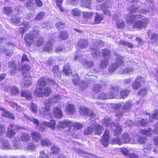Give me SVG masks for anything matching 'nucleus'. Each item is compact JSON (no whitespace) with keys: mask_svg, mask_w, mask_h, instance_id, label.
<instances>
[{"mask_svg":"<svg viewBox=\"0 0 158 158\" xmlns=\"http://www.w3.org/2000/svg\"><path fill=\"white\" fill-rule=\"evenodd\" d=\"M60 97L58 94L53 95L52 98L49 99L45 103V107L41 108L39 110L40 114L44 116L49 114L50 108V105L56 103L60 101Z\"/></svg>","mask_w":158,"mask_h":158,"instance_id":"1","label":"nucleus"},{"mask_svg":"<svg viewBox=\"0 0 158 158\" xmlns=\"http://www.w3.org/2000/svg\"><path fill=\"white\" fill-rule=\"evenodd\" d=\"M22 128L16 125L11 124L9 127L6 133L7 136L9 138L14 136L17 131Z\"/></svg>","mask_w":158,"mask_h":158,"instance_id":"2","label":"nucleus"},{"mask_svg":"<svg viewBox=\"0 0 158 158\" xmlns=\"http://www.w3.org/2000/svg\"><path fill=\"white\" fill-rule=\"evenodd\" d=\"M149 21V20L148 18L142 19L141 20H139L134 23L133 24V27L134 28L141 29L146 27Z\"/></svg>","mask_w":158,"mask_h":158,"instance_id":"3","label":"nucleus"},{"mask_svg":"<svg viewBox=\"0 0 158 158\" xmlns=\"http://www.w3.org/2000/svg\"><path fill=\"white\" fill-rule=\"evenodd\" d=\"M79 112L81 114L85 116L89 115L91 118H94L95 116V114L93 111L85 107L81 106L80 108Z\"/></svg>","mask_w":158,"mask_h":158,"instance_id":"4","label":"nucleus"},{"mask_svg":"<svg viewBox=\"0 0 158 158\" xmlns=\"http://www.w3.org/2000/svg\"><path fill=\"white\" fill-rule=\"evenodd\" d=\"M109 132L108 130H106L103 136L102 139L101 140V142L102 145L105 147L107 146L109 142Z\"/></svg>","mask_w":158,"mask_h":158,"instance_id":"5","label":"nucleus"},{"mask_svg":"<svg viewBox=\"0 0 158 158\" xmlns=\"http://www.w3.org/2000/svg\"><path fill=\"white\" fill-rule=\"evenodd\" d=\"M141 18V14H132L130 13L126 17V21L129 23H131L134 21Z\"/></svg>","mask_w":158,"mask_h":158,"instance_id":"6","label":"nucleus"},{"mask_svg":"<svg viewBox=\"0 0 158 158\" xmlns=\"http://www.w3.org/2000/svg\"><path fill=\"white\" fill-rule=\"evenodd\" d=\"M24 78L23 82L21 83L22 86L24 87H28L31 84V77L30 75H28L26 76H23Z\"/></svg>","mask_w":158,"mask_h":158,"instance_id":"7","label":"nucleus"},{"mask_svg":"<svg viewBox=\"0 0 158 158\" xmlns=\"http://www.w3.org/2000/svg\"><path fill=\"white\" fill-rule=\"evenodd\" d=\"M141 80V81H144V78L142 77L141 76H138L132 84V87L134 89H138L141 86L140 82L139 81V80Z\"/></svg>","mask_w":158,"mask_h":158,"instance_id":"8","label":"nucleus"},{"mask_svg":"<svg viewBox=\"0 0 158 158\" xmlns=\"http://www.w3.org/2000/svg\"><path fill=\"white\" fill-rule=\"evenodd\" d=\"M9 68L11 69L9 71V73L12 75H14L16 74L17 70L15 62L14 61L9 62L8 63Z\"/></svg>","mask_w":158,"mask_h":158,"instance_id":"9","label":"nucleus"},{"mask_svg":"<svg viewBox=\"0 0 158 158\" xmlns=\"http://www.w3.org/2000/svg\"><path fill=\"white\" fill-rule=\"evenodd\" d=\"M24 39L26 44L29 46H30L33 44L35 40L32 35L29 34H27L25 35Z\"/></svg>","mask_w":158,"mask_h":158,"instance_id":"10","label":"nucleus"},{"mask_svg":"<svg viewBox=\"0 0 158 158\" xmlns=\"http://www.w3.org/2000/svg\"><path fill=\"white\" fill-rule=\"evenodd\" d=\"M26 6L29 10L34 11L36 6L34 5L33 0H28L26 2Z\"/></svg>","mask_w":158,"mask_h":158,"instance_id":"11","label":"nucleus"},{"mask_svg":"<svg viewBox=\"0 0 158 158\" xmlns=\"http://www.w3.org/2000/svg\"><path fill=\"white\" fill-rule=\"evenodd\" d=\"M121 141L122 144L124 143H134L130 139L129 134L126 133H124L122 135V138H121Z\"/></svg>","mask_w":158,"mask_h":158,"instance_id":"12","label":"nucleus"},{"mask_svg":"<svg viewBox=\"0 0 158 158\" xmlns=\"http://www.w3.org/2000/svg\"><path fill=\"white\" fill-rule=\"evenodd\" d=\"M52 114L55 118H59L62 117V112L60 108L55 107L52 110Z\"/></svg>","mask_w":158,"mask_h":158,"instance_id":"13","label":"nucleus"},{"mask_svg":"<svg viewBox=\"0 0 158 158\" xmlns=\"http://www.w3.org/2000/svg\"><path fill=\"white\" fill-rule=\"evenodd\" d=\"M88 45V42L85 39H80L77 42V46L80 48L84 49Z\"/></svg>","mask_w":158,"mask_h":158,"instance_id":"14","label":"nucleus"},{"mask_svg":"<svg viewBox=\"0 0 158 158\" xmlns=\"http://www.w3.org/2000/svg\"><path fill=\"white\" fill-rule=\"evenodd\" d=\"M119 89V87L118 86H114L111 87L110 92V95L109 98L112 99L114 98L115 95H116Z\"/></svg>","mask_w":158,"mask_h":158,"instance_id":"15","label":"nucleus"},{"mask_svg":"<svg viewBox=\"0 0 158 158\" xmlns=\"http://www.w3.org/2000/svg\"><path fill=\"white\" fill-rule=\"evenodd\" d=\"M73 124V122L68 120L59 122L57 125L59 128L65 127L66 126H70Z\"/></svg>","mask_w":158,"mask_h":158,"instance_id":"16","label":"nucleus"},{"mask_svg":"<svg viewBox=\"0 0 158 158\" xmlns=\"http://www.w3.org/2000/svg\"><path fill=\"white\" fill-rule=\"evenodd\" d=\"M148 38L151 40L152 43H154L158 40V34L155 33H151L150 31H148L147 33Z\"/></svg>","mask_w":158,"mask_h":158,"instance_id":"17","label":"nucleus"},{"mask_svg":"<svg viewBox=\"0 0 158 158\" xmlns=\"http://www.w3.org/2000/svg\"><path fill=\"white\" fill-rule=\"evenodd\" d=\"M0 110H3V113L2 114V116L8 118L12 119L14 120L15 118V117L14 116L13 114L9 111L6 110L0 106Z\"/></svg>","mask_w":158,"mask_h":158,"instance_id":"18","label":"nucleus"},{"mask_svg":"<svg viewBox=\"0 0 158 158\" xmlns=\"http://www.w3.org/2000/svg\"><path fill=\"white\" fill-rule=\"evenodd\" d=\"M2 147L5 149L10 148V146L8 141L5 140L2 138H0V148Z\"/></svg>","mask_w":158,"mask_h":158,"instance_id":"19","label":"nucleus"},{"mask_svg":"<svg viewBox=\"0 0 158 158\" xmlns=\"http://www.w3.org/2000/svg\"><path fill=\"white\" fill-rule=\"evenodd\" d=\"M23 27H20L19 29V31L23 35L25 32L27 31L30 28V26L27 22H23Z\"/></svg>","mask_w":158,"mask_h":158,"instance_id":"20","label":"nucleus"},{"mask_svg":"<svg viewBox=\"0 0 158 158\" xmlns=\"http://www.w3.org/2000/svg\"><path fill=\"white\" fill-rule=\"evenodd\" d=\"M52 41H48L46 43L43 48L44 51L50 52L52 49Z\"/></svg>","mask_w":158,"mask_h":158,"instance_id":"21","label":"nucleus"},{"mask_svg":"<svg viewBox=\"0 0 158 158\" xmlns=\"http://www.w3.org/2000/svg\"><path fill=\"white\" fill-rule=\"evenodd\" d=\"M50 79H47L44 77L40 78L37 82V84L40 86H43L45 85L48 83L49 84Z\"/></svg>","mask_w":158,"mask_h":158,"instance_id":"22","label":"nucleus"},{"mask_svg":"<svg viewBox=\"0 0 158 158\" xmlns=\"http://www.w3.org/2000/svg\"><path fill=\"white\" fill-rule=\"evenodd\" d=\"M113 125L116 127L114 132V134L115 136H118L122 132V127L118 123H114Z\"/></svg>","mask_w":158,"mask_h":158,"instance_id":"23","label":"nucleus"},{"mask_svg":"<svg viewBox=\"0 0 158 158\" xmlns=\"http://www.w3.org/2000/svg\"><path fill=\"white\" fill-rule=\"evenodd\" d=\"M66 110L68 114H73L75 112V106L73 104H68L66 106Z\"/></svg>","mask_w":158,"mask_h":158,"instance_id":"24","label":"nucleus"},{"mask_svg":"<svg viewBox=\"0 0 158 158\" xmlns=\"http://www.w3.org/2000/svg\"><path fill=\"white\" fill-rule=\"evenodd\" d=\"M30 69V67L28 64H25L23 67L21 72L23 76H28V75H30L29 72Z\"/></svg>","mask_w":158,"mask_h":158,"instance_id":"25","label":"nucleus"},{"mask_svg":"<svg viewBox=\"0 0 158 158\" xmlns=\"http://www.w3.org/2000/svg\"><path fill=\"white\" fill-rule=\"evenodd\" d=\"M42 125L43 126H45L47 127H49L52 129H53L55 128L56 123L54 120H52L49 122L44 121Z\"/></svg>","mask_w":158,"mask_h":158,"instance_id":"26","label":"nucleus"},{"mask_svg":"<svg viewBox=\"0 0 158 158\" xmlns=\"http://www.w3.org/2000/svg\"><path fill=\"white\" fill-rule=\"evenodd\" d=\"M21 96L25 97L28 100H31L32 98L31 93L27 90H22L20 92Z\"/></svg>","mask_w":158,"mask_h":158,"instance_id":"27","label":"nucleus"},{"mask_svg":"<svg viewBox=\"0 0 158 158\" xmlns=\"http://www.w3.org/2000/svg\"><path fill=\"white\" fill-rule=\"evenodd\" d=\"M102 19V17L98 13H96L94 20H93L92 21L90 22L89 23L92 24H98L100 23Z\"/></svg>","mask_w":158,"mask_h":158,"instance_id":"28","label":"nucleus"},{"mask_svg":"<svg viewBox=\"0 0 158 158\" xmlns=\"http://www.w3.org/2000/svg\"><path fill=\"white\" fill-rule=\"evenodd\" d=\"M131 106V102L128 101L123 103L122 108L124 111H127L129 110Z\"/></svg>","mask_w":158,"mask_h":158,"instance_id":"29","label":"nucleus"},{"mask_svg":"<svg viewBox=\"0 0 158 158\" xmlns=\"http://www.w3.org/2000/svg\"><path fill=\"white\" fill-rule=\"evenodd\" d=\"M103 45L104 43L101 40L99 39L95 40L92 47L98 49V48L103 46Z\"/></svg>","mask_w":158,"mask_h":158,"instance_id":"30","label":"nucleus"},{"mask_svg":"<svg viewBox=\"0 0 158 158\" xmlns=\"http://www.w3.org/2000/svg\"><path fill=\"white\" fill-rule=\"evenodd\" d=\"M103 87L102 85L99 83L93 85L92 90L95 93H98L100 92Z\"/></svg>","mask_w":158,"mask_h":158,"instance_id":"31","label":"nucleus"},{"mask_svg":"<svg viewBox=\"0 0 158 158\" xmlns=\"http://www.w3.org/2000/svg\"><path fill=\"white\" fill-rule=\"evenodd\" d=\"M123 57L118 56L116 58L115 63V64L118 67H121L123 64L124 62L123 60Z\"/></svg>","mask_w":158,"mask_h":158,"instance_id":"32","label":"nucleus"},{"mask_svg":"<svg viewBox=\"0 0 158 158\" xmlns=\"http://www.w3.org/2000/svg\"><path fill=\"white\" fill-rule=\"evenodd\" d=\"M102 54L105 59L108 60L111 57V52L107 49H103L102 51Z\"/></svg>","mask_w":158,"mask_h":158,"instance_id":"33","label":"nucleus"},{"mask_svg":"<svg viewBox=\"0 0 158 158\" xmlns=\"http://www.w3.org/2000/svg\"><path fill=\"white\" fill-rule=\"evenodd\" d=\"M69 36L67 32L65 31L60 32L58 35L59 38L61 40H66L68 38Z\"/></svg>","mask_w":158,"mask_h":158,"instance_id":"34","label":"nucleus"},{"mask_svg":"<svg viewBox=\"0 0 158 158\" xmlns=\"http://www.w3.org/2000/svg\"><path fill=\"white\" fill-rule=\"evenodd\" d=\"M31 134L32 139L36 142H38L41 139L40 134L37 132L33 131L32 132Z\"/></svg>","mask_w":158,"mask_h":158,"instance_id":"35","label":"nucleus"},{"mask_svg":"<svg viewBox=\"0 0 158 158\" xmlns=\"http://www.w3.org/2000/svg\"><path fill=\"white\" fill-rule=\"evenodd\" d=\"M44 43V39L41 37L35 39L34 42V45L38 47L41 46Z\"/></svg>","mask_w":158,"mask_h":158,"instance_id":"36","label":"nucleus"},{"mask_svg":"<svg viewBox=\"0 0 158 158\" xmlns=\"http://www.w3.org/2000/svg\"><path fill=\"white\" fill-rule=\"evenodd\" d=\"M9 88L10 89V94L12 95H16L19 94V91L18 88L15 86L12 87L9 86Z\"/></svg>","mask_w":158,"mask_h":158,"instance_id":"37","label":"nucleus"},{"mask_svg":"<svg viewBox=\"0 0 158 158\" xmlns=\"http://www.w3.org/2000/svg\"><path fill=\"white\" fill-rule=\"evenodd\" d=\"M152 145L151 144L147 143L145 144L143 146V150L145 153H150L151 151Z\"/></svg>","mask_w":158,"mask_h":158,"instance_id":"38","label":"nucleus"},{"mask_svg":"<svg viewBox=\"0 0 158 158\" xmlns=\"http://www.w3.org/2000/svg\"><path fill=\"white\" fill-rule=\"evenodd\" d=\"M103 123L106 125L110 127H111L114 123L111 118L109 117H106L103 120Z\"/></svg>","mask_w":158,"mask_h":158,"instance_id":"39","label":"nucleus"},{"mask_svg":"<svg viewBox=\"0 0 158 158\" xmlns=\"http://www.w3.org/2000/svg\"><path fill=\"white\" fill-rule=\"evenodd\" d=\"M91 51L92 52V55L94 58H97L100 55V51H99L98 49L91 47Z\"/></svg>","mask_w":158,"mask_h":158,"instance_id":"40","label":"nucleus"},{"mask_svg":"<svg viewBox=\"0 0 158 158\" xmlns=\"http://www.w3.org/2000/svg\"><path fill=\"white\" fill-rule=\"evenodd\" d=\"M109 64L108 60L103 59L101 60L99 64V67L102 69L106 68Z\"/></svg>","mask_w":158,"mask_h":158,"instance_id":"41","label":"nucleus"},{"mask_svg":"<svg viewBox=\"0 0 158 158\" xmlns=\"http://www.w3.org/2000/svg\"><path fill=\"white\" fill-rule=\"evenodd\" d=\"M43 89L41 87L36 89L34 91V94L39 97H43Z\"/></svg>","mask_w":158,"mask_h":158,"instance_id":"42","label":"nucleus"},{"mask_svg":"<svg viewBox=\"0 0 158 158\" xmlns=\"http://www.w3.org/2000/svg\"><path fill=\"white\" fill-rule=\"evenodd\" d=\"M130 93V91L127 89H123L121 90L120 93V98H126Z\"/></svg>","mask_w":158,"mask_h":158,"instance_id":"43","label":"nucleus"},{"mask_svg":"<svg viewBox=\"0 0 158 158\" xmlns=\"http://www.w3.org/2000/svg\"><path fill=\"white\" fill-rule=\"evenodd\" d=\"M31 33L32 36L35 40V39L40 37V31L39 30L37 29H34Z\"/></svg>","mask_w":158,"mask_h":158,"instance_id":"44","label":"nucleus"},{"mask_svg":"<svg viewBox=\"0 0 158 158\" xmlns=\"http://www.w3.org/2000/svg\"><path fill=\"white\" fill-rule=\"evenodd\" d=\"M103 128L102 126L99 125H97L96 126L95 128V132L97 135H100L102 132Z\"/></svg>","mask_w":158,"mask_h":158,"instance_id":"45","label":"nucleus"},{"mask_svg":"<svg viewBox=\"0 0 158 158\" xmlns=\"http://www.w3.org/2000/svg\"><path fill=\"white\" fill-rule=\"evenodd\" d=\"M52 72L55 77H58L60 75V72L59 70V66H58L56 65L53 67L52 69Z\"/></svg>","mask_w":158,"mask_h":158,"instance_id":"46","label":"nucleus"},{"mask_svg":"<svg viewBox=\"0 0 158 158\" xmlns=\"http://www.w3.org/2000/svg\"><path fill=\"white\" fill-rule=\"evenodd\" d=\"M91 2L92 0H82V6L86 8H89L91 6Z\"/></svg>","mask_w":158,"mask_h":158,"instance_id":"47","label":"nucleus"},{"mask_svg":"<svg viewBox=\"0 0 158 158\" xmlns=\"http://www.w3.org/2000/svg\"><path fill=\"white\" fill-rule=\"evenodd\" d=\"M70 66L69 64H67L64 67L63 72L67 76L69 75L71 73V70L70 69Z\"/></svg>","mask_w":158,"mask_h":158,"instance_id":"48","label":"nucleus"},{"mask_svg":"<svg viewBox=\"0 0 158 158\" xmlns=\"http://www.w3.org/2000/svg\"><path fill=\"white\" fill-rule=\"evenodd\" d=\"M134 71V69L132 67H129L126 68L124 70H120V72L123 74H126L128 73V74L132 73Z\"/></svg>","mask_w":158,"mask_h":158,"instance_id":"49","label":"nucleus"},{"mask_svg":"<svg viewBox=\"0 0 158 158\" xmlns=\"http://www.w3.org/2000/svg\"><path fill=\"white\" fill-rule=\"evenodd\" d=\"M52 91L51 88L47 87L44 88L43 89V96H48L52 93Z\"/></svg>","mask_w":158,"mask_h":158,"instance_id":"50","label":"nucleus"},{"mask_svg":"<svg viewBox=\"0 0 158 158\" xmlns=\"http://www.w3.org/2000/svg\"><path fill=\"white\" fill-rule=\"evenodd\" d=\"M24 116L26 118L28 119L30 121L32 122L34 124H35L37 127L39 126V122L37 119L34 118L33 117H30L24 114Z\"/></svg>","mask_w":158,"mask_h":158,"instance_id":"51","label":"nucleus"},{"mask_svg":"<svg viewBox=\"0 0 158 158\" xmlns=\"http://www.w3.org/2000/svg\"><path fill=\"white\" fill-rule=\"evenodd\" d=\"M82 64L85 67L89 68L91 67L93 65L94 63L92 61H88L85 60H83Z\"/></svg>","mask_w":158,"mask_h":158,"instance_id":"52","label":"nucleus"},{"mask_svg":"<svg viewBox=\"0 0 158 158\" xmlns=\"http://www.w3.org/2000/svg\"><path fill=\"white\" fill-rule=\"evenodd\" d=\"M94 130V127L92 126H89L86 128L84 131V133L85 135H91Z\"/></svg>","mask_w":158,"mask_h":158,"instance_id":"53","label":"nucleus"},{"mask_svg":"<svg viewBox=\"0 0 158 158\" xmlns=\"http://www.w3.org/2000/svg\"><path fill=\"white\" fill-rule=\"evenodd\" d=\"M71 13L73 16L79 17L81 15V11L78 9L74 8L72 10Z\"/></svg>","mask_w":158,"mask_h":158,"instance_id":"54","label":"nucleus"},{"mask_svg":"<svg viewBox=\"0 0 158 158\" xmlns=\"http://www.w3.org/2000/svg\"><path fill=\"white\" fill-rule=\"evenodd\" d=\"M59 149L57 146L56 145H53L52 147L51 148V150L52 152V156H53L56 157V154H57L59 151Z\"/></svg>","mask_w":158,"mask_h":158,"instance_id":"55","label":"nucleus"},{"mask_svg":"<svg viewBox=\"0 0 158 158\" xmlns=\"http://www.w3.org/2000/svg\"><path fill=\"white\" fill-rule=\"evenodd\" d=\"M30 137L26 133L22 134L20 137V140L23 141H26L30 140Z\"/></svg>","mask_w":158,"mask_h":158,"instance_id":"56","label":"nucleus"},{"mask_svg":"<svg viewBox=\"0 0 158 158\" xmlns=\"http://www.w3.org/2000/svg\"><path fill=\"white\" fill-rule=\"evenodd\" d=\"M4 13L7 15H10L13 12L12 8L10 7H5L4 8Z\"/></svg>","mask_w":158,"mask_h":158,"instance_id":"57","label":"nucleus"},{"mask_svg":"<svg viewBox=\"0 0 158 158\" xmlns=\"http://www.w3.org/2000/svg\"><path fill=\"white\" fill-rule=\"evenodd\" d=\"M101 9L103 10L104 14L108 16H110L111 13L110 11L108 9V7H105V6H101Z\"/></svg>","mask_w":158,"mask_h":158,"instance_id":"58","label":"nucleus"},{"mask_svg":"<svg viewBox=\"0 0 158 158\" xmlns=\"http://www.w3.org/2000/svg\"><path fill=\"white\" fill-rule=\"evenodd\" d=\"M154 131L150 128H148V130H142L141 131V133L142 134L147 135L149 136L151 135Z\"/></svg>","mask_w":158,"mask_h":158,"instance_id":"59","label":"nucleus"},{"mask_svg":"<svg viewBox=\"0 0 158 158\" xmlns=\"http://www.w3.org/2000/svg\"><path fill=\"white\" fill-rule=\"evenodd\" d=\"M94 14L91 12H84L83 13V15L84 19H90L93 15Z\"/></svg>","mask_w":158,"mask_h":158,"instance_id":"60","label":"nucleus"},{"mask_svg":"<svg viewBox=\"0 0 158 158\" xmlns=\"http://www.w3.org/2000/svg\"><path fill=\"white\" fill-rule=\"evenodd\" d=\"M118 43L120 45H123L125 46H127L130 48H132L133 47V46L132 44L126 42L124 40H121L119 42H118Z\"/></svg>","mask_w":158,"mask_h":158,"instance_id":"61","label":"nucleus"},{"mask_svg":"<svg viewBox=\"0 0 158 158\" xmlns=\"http://www.w3.org/2000/svg\"><path fill=\"white\" fill-rule=\"evenodd\" d=\"M118 67L115 64L113 63L111 64L108 68L109 72L110 73H113Z\"/></svg>","mask_w":158,"mask_h":158,"instance_id":"62","label":"nucleus"},{"mask_svg":"<svg viewBox=\"0 0 158 158\" xmlns=\"http://www.w3.org/2000/svg\"><path fill=\"white\" fill-rule=\"evenodd\" d=\"M138 123L140 126L144 127L147 124V119L144 118H140L138 120Z\"/></svg>","mask_w":158,"mask_h":158,"instance_id":"63","label":"nucleus"},{"mask_svg":"<svg viewBox=\"0 0 158 158\" xmlns=\"http://www.w3.org/2000/svg\"><path fill=\"white\" fill-rule=\"evenodd\" d=\"M41 144L43 146H48L51 144V143L48 139H43L41 142Z\"/></svg>","mask_w":158,"mask_h":158,"instance_id":"64","label":"nucleus"}]
</instances>
